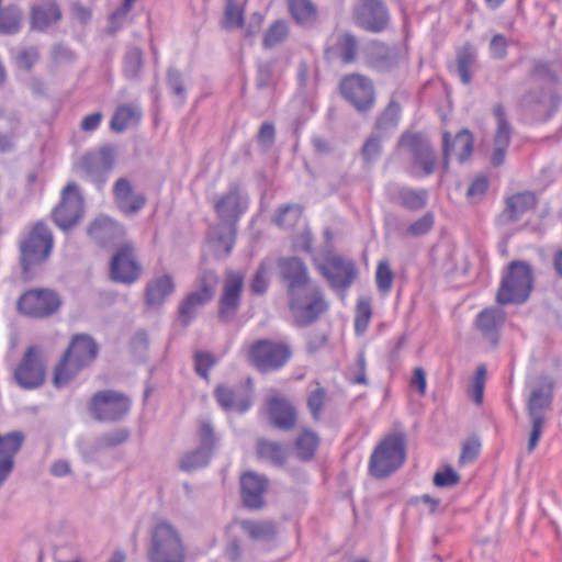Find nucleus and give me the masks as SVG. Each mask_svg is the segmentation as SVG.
I'll use <instances>...</instances> for the list:
<instances>
[{"mask_svg": "<svg viewBox=\"0 0 562 562\" xmlns=\"http://www.w3.org/2000/svg\"><path fill=\"white\" fill-rule=\"evenodd\" d=\"M492 114L496 121V131L493 137V151L491 164L493 167H499L504 164L507 149L510 145L513 127L508 121L505 106L502 103L494 104Z\"/></svg>", "mask_w": 562, "mask_h": 562, "instance_id": "24", "label": "nucleus"}, {"mask_svg": "<svg viewBox=\"0 0 562 562\" xmlns=\"http://www.w3.org/2000/svg\"><path fill=\"white\" fill-rule=\"evenodd\" d=\"M215 212L222 222L236 228L241 215L248 209V199L240 193V184L231 182L226 193L222 194L214 204Z\"/></svg>", "mask_w": 562, "mask_h": 562, "instance_id": "21", "label": "nucleus"}, {"mask_svg": "<svg viewBox=\"0 0 562 562\" xmlns=\"http://www.w3.org/2000/svg\"><path fill=\"white\" fill-rule=\"evenodd\" d=\"M198 436L199 447L186 453L180 461V469L183 471L206 467L213 456L217 438L212 424L207 420L201 422Z\"/></svg>", "mask_w": 562, "mask_h": 562, "instance_id": "19", "label": "nucleus"}, {"mask_svg": "<svg viewBox=\"0 0 562 562\" xmlns=\"http://www.w3.org/2000/svg\"><path fill=\"white\" fill-rule=\"evenodd\" d=\"M46 370L42 350L30 346L14 371L16 384L24 390H34L45 382Z\"/></svg>", "mask_w": 562, "mask_h": 562, "instance_id": "16", "label": "nucleus"}, {"mask_svg": "<svg viewBox=\"0 0 562 562\" xmlns=\"http://www.w3.org/2000/svg\"><path fill=\"white\" fill-rule=\"evenodd\" d=\"M533 270L527 261H512L507 266L497 290V303L499 305L526 303L533 289Z\"/></svg>", "mask_w": 562, "mask_h": 562, "instance_id": "4", "label": "nucleus"}, {"mask_svg": "<svg viewBox=\"0 0 562 562\" xmlns=\"http://www.w3.org/2000/svg\"><path fill=\"white\" fill-rule=\"evenodd\" d=\"M474 138L472 133L463 128L454 137L445 132L442 137V169L447 172L452 155H457L460 164L465 162L473 151Z\"/></svg>", "mask_w": 562, "mask_h": 562, "instance_id": "25", "label": "nucleus"}, {"mask_svg": "<svg viewBox=\"0 0 562 562\" xmlns=\"http://www.w3.org/2000/svg\"><path fill=\"white\" fill-rule=\"evenodd\" d=\"M289 35V27L285 21H274L266 31L262 40V46L265 49H271L277 45L283 43Z\"/></svg>", "mask_w": 562, "mask_h": 562, "instance_id": "51", "label": "nucleus"}, {"mask_svg": "<svg viewBox=\"0 0 562 562\" xmlns=\"http://www.w3.org/2000/svg\"><path fill=\"white\" fill-rule=\"evenodd\" d=\"M214 397L220 407L225 412L237 411L246 413L252 404L251 394L243 389L235 390L220 384L214 390Z\"/></svg>", "mask_w": 562, "mask_h": 562, "instance_id": "32", "label": "nucleus"}, {"mask_svg": "<svg viewBox=\"0 0 562 562\" xmlns=\"http://www.w3.org/2000/svg\"><path fill=\"white\" fill-rule=\"evenodd\" d=\"M490 187V182L487 177L485 176H479L470 183L468 190H467V198L472 203H479L483 200L485 196V193L487 192Z\"/></svg>", "mask_w": 562, "mask_h": 562, "instance_id": "64", "label": "nucleus"}, {"mask_svg": "<svg viewBox=\"0 0 562 562\" xmlns=\"http://www.w3.org/2000/svg\"><path fill=\"white\" fill-rule=\"evenodd\" d=\"M83 215V198L79 187L69 182L61 191V200L53 211L55 224L63 231L74 227Z\"/></svg>", "mask_w": 562, "mask_h": 562, "instance_id": "17", "label": "nucleus"}, {"mask_svg": "<svg viewBox=\"0 0 562 562\" xmlns=\"http://www.w3.org/2000/svg\"><path fill=\"white\" fill-rule=\"evenodd\" d=\"M210 302L211 300L193 291L189 292L178 304L177 321L183 328L189 327Z\"/></svg>", "mask_w": 562, "mask_h": 562, "instance_id": "36", "label": "nucleus"}, {"mask_svg": "<svg viewBox=\"0 0 562 562\" xmlns=\"http://www.w3.org/2000/svg\"><path fill=\"white\" fill-rule=\"evenodd\" d=\"M330 50L340 59L341 64H353L359 54V41L357 36L350 32L340 33Z\"/></svg>", "mask_w": 562, "mask_h": 562, "instance_id": "38", "label": "nucleus"}, {"mask_svg": "<svg viewBox=\"0 0 562 562\" xmlns=\"http://www.w3.org/2000/svg\"><path fill=\"white\" fill-rule=\"evenodd\" d=\"M61 19V10L56 1L47 0L31 8L30 23L35 31L43 32Z\"/></svg>", "mask_w": 562, "mask_h": 562, "instance_id": "35", "label": "nucleus"}, {"mask_svg": "<svg viewBox=\"0 0 562 562\" xmlns=\"http://www.w3.org/2000/svg\"><path fill=\"white\" fill-rule=\"evenodd\" d=\"M131 409V400L114 390H103L93 394L89 402L91 416L103 423L121 420Z\"/></svg>", "mask_w": 562, "mask_h": 562, "instance_id": "10", "label": "nucleus"}, {"mask_svg": "<svg viewBox=\"0 0 562 562\" xmlns=\"http://www.w3.org/2000/svg\"><path fill=\"white\" fill-rule=\"evenodd\" d=\"M352 19L358 27L374 34L384 32L391 21L383 0H357L352 8Z\"/></svg>", "mask_w": 562, "mask_h": 562, "instance_id": "15", "label": "nucleus"}, {"mask_svg": "<svg viewBox=\"0 0 562 562\" xmlns=\"http://www.w3.org/2000/svg\"><path fill=\"white\" fill-rule=\"evenodd\" d=\"M176 282L171 274H162L149 280L145 286V305L149 310H160L175 293Z\"/></svg>", "mask_w": 562, "mask_h": 562, "instance_id": "30", "label": "nucleus"}, {"mask_svg": "<svg viewBox=\"0 0 562 562\" xmlns=\"http://www.w3.org/2000/svg\"><path fill=\"white\" fill-rule=\"evenodd\" d=\"M144 66V55L140 48H130L123 58V75L130 81H138Z\"/></svg>", "mask_w": 562, "mask_h": 562, "instance_id": "46", "label": "nucleus"}, {"mask_svg": "<svg viewBox=\"0 0 562 562\" xmlns=\"http://www.w3.org/2000/svg\"><path fill=\"white\" fill-rule=\"evenodd\" d=\"M20 124V116L15 112H7L0 108V153H9L14 149Z\"/></svg>", "mask_w": 562, "mask_h": 562, "instance_id": "37", "label": "nucleus"}, {"mask_svg": "<svg viewBox=\"0 0 562 562\" xmlns=\"http://www.w3.org/2000/svg\"><path fill=\"white\" fill-rule=\"evenodd\" d=\"M148 557L150 562H184V546L172 525L161 521L155 527Z\"/></svg>", "mask_w": 562, "mask_h": 562, "instance_id": "6", "label": "nucleus"}, {"mask_svg": "<svg viewBox=\"0 0 562 562\" xmlns=\"http://www.w3.org/2000/svg\"><path fill=\"white\" fill-rule=\"evenodd\" d=\"M289 9L293 19L301 25L310 27L317 19V10L311 0H289Z\"/></svg>", "mask_w": 562, "mask_h": 562, "instance_id": "43", "label": "nucleus"}, {"mask_svg": "<svg viewBox=\"0 0 562 562\" xmlns=\"http://www.w3.org/2000/svg\"><path fill=\"white\" fill-rule=\"evenodd\" d=\"M339 91L360 114L369 113L375 104V88L373 81L361 74L353 72L344 76L339 81Z\"/></svg>", "mask_w": 562, "mask_h": 562, "instance_id": "7", "label": "nucleus"}, {"mask_svg": "<svg viewBox=\"0 0 562 562\" xmlns=\"http://www.w3.org/2000/svg\"><path fill=\"white\" fill-rule=\"evenodd\" d=\"M435 224L432 212H426L423 216L413 222L403 233L405 237H420L428 234Z\"/></svg>", "mask_w": 562, "mask_h": 562, "instance_id": "55", "label": "nucleus"}, {"mask_svg": "<svg viewBox=\"0 0 562 562\" xmlns=\"http://www.w3.org/2000/svg\"><path fill=\"white\" fill-rule=\"evenodd\" d=\"M60 305L61 300L55 291L31 289L19 297L16 308L22 315L32 318H45L56 313Z\"/></svg>", "mask_w": 562, "mask_h": 562, "instance_id": "14", "label": "nucleus"}, {"mask_svg": "<svg viewBox=\"0 0 562 562\" xmlns=\"http://www.w3.org/2000/svg\"><path fill=\"white\" fill-rule=\"evenodd\" d=\"M113 196L119 210L126 215L137 214L147 202L146 195L135 192L131 181L126 178H119L115 181Z\"/></svg>", "mask_w": 562, "mask_h": 562, "instance_id": "28", "label": "nucleus"}, {"mask_svg": "<svg viewBox=\"0 0 562 562\" xmlns=\"http://www.w3.org/2000/svg\"><path fill=\"white\" fill-rule=\"evenodd\" d=\"M505 322V312L499 307H487L481 311L475 325L482 335L494 346L498 344V331Z\"/></svg>", "mask_w": 562, "mask_h": 562, "instance_id": "33", "label": "nucleus"}, {"mask_svg": "<svg viewBox=\"0 0 562 562\" xmlns=\"http://www.w3.org/2000/svg\"><path fill=\"white\" fill-rule=\"evenodd\" d=\"M394 274L386 261H380L376 267L375 281L381 293H389L392 289Z\"/></svg>", "mask_w": 562, "mask_h": 562, "instance_id": "63", "label": "nucleus"}, {"mask_svg": "<svg viewBox=\"0 0 562 562\" xmlns=\"http://www.w3.org/2000/svg\"><path fill=\"white\" fill-rule=\"evenodd\" d=\"M397 148L406 155V172L416 179L429 177L438 166L437 151L429 138L420 132L405 131L397 140Z\"/></svg>", "mask_w": 562, "mask_h": 562, "instance_id": "2", "label": "nucleus"}, {"mask_svg": "<svg viewBox=\"0 0 562 562\" xmlns=\"http://www.w3.org/2000/svg\"><path fill=\"white\" fill-rule=\"evenodd\" d=\"M288 302L296 325L301 327H306L318 321L328 308L319 285L288 297Z\"/></svg>", "mask_w": 562, "mask_h": 562, "instance_id": "12", "label": "nucleus"}, {"mask_svg": "<svg viewBox=\"0 0 562 562\" xmlns=\"http://www.w3.org/2000/svg\"><path fill=\"white\" fill-rule=\"evenodd\" d=\"M130 437V431L125 428H119L110 432L102 434L95 439V447L93 452H99L103 449L113 448L125 442Z\"/></svg>", "mask_w": 562, "mask_h": 562, "instance_id": "53", "label": "nucleus"}, {"mask_svg": "<svg viewBox=\"0 0 562 562\" xmlns=\"http://www.w3.org/2000/svg\"><path fill=\"white\" fill-rule=\"evenodd\" d=\"M274 63L258 61L256 74V88L259 90L270 88L274 85Z\"/></svg>", "mask_w": 562, "mask_h": 562, "instance_id": "56", "label": "nucleus"}, {"mask_svg": "<svg viewBox=\"0 0 562 562\" xmlns=\"http://www.w3.org/2000/svg\"><path fill=\"white\" fill-rule=\"evenodd\" d=\"M23 18V10L18 4L0 5V34H18L22 29Z\"/></svg>", "mask_w": 562, "mask_h": 562, "instance_id": "39", "label": "nucleus"}, {"mask_svg": "<svg viewBox=\"0 0 562 562\" xmlns=\"http://www.w3.org/2000/svg\"><path fill=\"white\" fill-rule=\"evenodd\" d=\"M243 529L255 540L270 541L277 535V529L273 522L270 521H243Z\"/></svg>", "mask_w": 562, "mask_h": 562, "instance_id": "50", "label": "nucleus"}, {"mask_svg": "<svg viewBox=\"0 0 562 562\" xmlns=\"http://www.w3.org/2000/svg\"><path fill=\"white\" fill-rule=\"evenodd\" d=\"M326 400V390L318 386L307 396V407L314 422H319Z\"/></svg>", "mask_w": 562, "mask_h": 562, "instance_id": "59", "label": "nucleus"}, {"mask_svg": "<svg viewBox=\"0 0 562 562\" xmlns=\"http://www.w3.org/2000/svg\"><path fill=\"white\" fill-rule=\"evenodd\" d=\"M81 370L82 368L77 367L72 359L61 355V358L54 370V386L57 389L67 386Z\"/></svg>", "mask_w": 562, "mask_h": 562, "instance_id": "44", "label": "nucleus"}, {"mask_svg": "<svg viewBox=\"0 0 562 562\" xmlns=\"http://www.w3.org/2000/svg\"><path fill=\"white\" fill-rule=\"evenodd\" d=\"M538 199L531 191H522L505 199V207L499 213L496 222L501 226L518 222L528 211L536 207Z\"/></svg>", "mask_w": 562, "mask_h": 562, "instance_id": "27", "label": "nucleus"}, {"mask_svg": "<svg viewBox=\"0 0 562 562\" xmlns=\"http://www.w3.org/2000/svg\"><path fill=\"white\" fill-rule=\"evenodd\" d=\"M142 274L143 266L138 260L135 244L132 240L125 241L111 257L109 277L115 283L132 285Z\"/></svg>", "mask_w": 562, "mask_h": 562, "instance_id": "9", "label": "nucleus"}, {"mask_svg": "<svg viewBox=\"0 0 562 562\" xmlns=\"http://www.w3.org/2000/svg\"><path fill=\"white\" fill-rule=\"evenodd\" d=\"M316 268L335 290L348 289L357 276L353 262L337 255L326 256V261Z\"/></svg>", "mask_w": 562, "mask_h": 562, "instance_id": "22", "label": "nucleus"}, {"mask_svg": "<svg viewBox=\"0 0 562 562\" xmlns=\"http://www.w3.org/2000/svg\"><path fill=\"white\" fill-rule=\"evenodd\" d=\"M245 277L241 272L229 271L226 273L222 295L217 304V317L223 323H229L236 316L244 289Z\"/></svg>", "mask_w": 562, "mask_h": 562, "instance_id": "20", "label": "nucleus"}, {"mask_svg": "<svg viewBox=\"0 0 562 562\" xmlns=\"http://www.w3.org/2000/svg\"><path fill=\"white\" fill-rule=\"evenodd\" d=\"M99 346L88 334H77L70 340L63 355L72 359L77 367L85 369L98 357Z\"/></svg>", "mask_w": 562, "mask_h": 562, "instance_id": "29", "label": "nucleus"}, {"mask_svg": "<svg viewBox=\"0 0 562 562\" xmlns=\"http://www.w3.org/2000/svg\"><path fill=\"white\" fill-rule=\"evenodd\" d=\"M277 270L278 278L284 285L288 297L303 293L317 285L313 282L305 261L296 256L278 258Z\"/></svg>", "mask_w": 562, "mask_h": 562, "instance_id": "11", "label": "nucleus"}, {"mask_svg": "<svg viewBox=\"0 0 562 562\" xmlns=\"http://www.w3.org/2000/svg\"><path fill=\"white\" fill-rule=\"evenodd\" d=\"M476 63V52L470 44L457 50V72L463 85L472 82V69Z\"/></svg>", "mask_w": 562, "mask_h": 562, "instance_id": "42", "label": "nucleus"}, {"mask_svg": "<svg viewBox=\"0 0 562 562\" xmlns=\"http://www.w3.org/2000/svg\"><path fill=\"white\" fill-rule=\"evenodd\" d=\"M372 316V308L369 300L359 299L356 306L355 331L357 335H363L369 326Z\"/></svg>", "mask_w": 562, "mask_h": 562, "instance_id": "54", "label": "nucleus"}, {"mask_svg": "<svg viewBox=\"0 0 562 562\" xmlns=\"http://www.w3.org/2000/svg\"><path fill=\"white\" fill-rule=\"evenodd\" d=\"M383 145L380 135H370L362 145L361 158L364 167L370 168L373 166L382 156Z\"/></svg>", "mask_w": 562, "mask_h": 562, "instance_id": "49", "label": "nucleus"}, {"mask_svg": "<svg viewBox=\"0 0 562 562\" xmlns=\"http://www.w3.org/2000/svg\"><path fill=\"white\" fill-rule=\"evenodd\" d=\"M269 423L273 428L290 431L297 420L295 408L284 398L272 396L267 401Z\"/></svg>", "mask_w": 562, "mask_h": 562, "instance_id": "31", "label": "nucleus"}, {"mask_svg": "<svg viewBox=\"0 0 562 562\" xmlns=\"http://www.w3.org/2000/svg\"><path fill=\"white\" fill-rule=\"evenodd\" d=\"M167 85L170 91L179 98L180 104H183L187 98L186 87L181 72L175 67L167 69Z\"/></svg>", "mask_w": 562, "mask_h": 562, "instance_id": "61", "label": "nucleus"}, {"mask_svg": "<svg viewBox=\"0 0 562 562\" xmlns=\"http://www.w3.org/2000/svg\"><path fill=\"white\" fill-rule=\"evenodd\" d=\"M350 381L355 384H368L367 378V360L366 352L363 349L359 350L356 357V361L349 368Z\"/></svg>", "mask_w": 562, "mask_h": 562, "instance_id": "57", "label": "nucleus"}, {"mask_svg": "<svg viewBox=\"0 0 562 562\" xmlns=\"http://www.w3.org/2000/svg\"><path fill=\"white\" fill-rule=\"evenodd\" d=\"M88 235L100 247L106 250L117 249L125 239V228L108 215H99L88 226Z\"/></svg>", "mask_w": 562, "mask_h": 562, "instance_id": "18", "label": "nucleus"}, {"mask_svg": "<svg viewBox=\"0 0 562 562\" xmlns=\"http://www.w3.org/2000/svg\"><path fill=\"white\" fill-rule=\"evenodd\" d=\"M140 119V112L133 105H120L110 122V127L115 133L124 132L133 121Z\"/></svg>", "mask_w": 562, "mask_h": 562, "instance_id": "47", "label": "nucleus"}, {"mask_svg": "<svg viewBox=\"0 0 562 562\" xmlns=\"http://www.w3.org/2000/svg\"><path fill=\"white\" fill-rule=\"evenodd\" d=\"M400 117L401 105L396 100L391 99L385 109L376 117L374 127L382 134L392 132L397 127Z\"/></svg>", "mask_w": 562, "mask_h": 562, "instance_id": "45", "label": "nucleus"}, {"mask_svg": "<svg viewBox=\"0 0 562 562\" xmlns=\"http://www.w3.org/2000/svg\"><path fill=\"white\" fill-rule=\"evenodd\" d=\"M198 289L193 292L213 300L218 284V276L210 269L202 270L196 278Z\"/></svg>", "mask_w": 562, "mask_h": 562, "instance_id": "52", "label": "nucleus"}, {"mask_svg": "<svg viewBox=\"0 0 562 562\" xmlns=\"http://www.w3.org/2000/svg\"><path fill=\"white\" fill-rule=\"evenodd\" d=\"M406 459V437L403 432L385 436L374 448L369 460V474L385 479L396 472Z\"/></svg>", "mask_w": 562, "mask_h": 562, "instance_id": "5", "label": "nucleus"}, {"mask_svg": "<svg viewBox=\"0 0 562 562\" xmlns=\"http://www.w3.org/2000/svg\"><path fill=\"white\" fill-rule=\"evenodd\" d=\"M404 54L398 46H390L380 41H372L364 54L366 65L376 72H390L395 69Z\"/></svg>", "mask_w": 562, "mask_h": 562, "instance_id": "23", "label": "nucleus"}, {"mask_svg": "<svg viewBox=\"0 0 562 562\" xmlns=\"http://www.w3.org/2000/svg\"><path fill=\"white\" fill-rule=\"evenodd\" d=\"M225 27H241L244 25V11L236 0H226L224 10Z\"/></svg>", "mask_w": 562, "mask_h": 562, "instance_id": "60", "label": "nucleus"}, {"mask_svg": "<svg viewBox=\"0 0 562 562\" xmlns=\"http://www.w3.org/2000/svg\"><path fill=\"white\" fill-rule=\"evenodd\" d=\"M193 360L195 373L204 380H209V370L216 364V358L209 351H196Z\"/></svg>", "mask_w": 562, "mask_h": 562, "instance_id": "62", "label": "nucleus"}, {"mask_svg": "<svg viewBox=\"0 0 562 562\" xmlns=\"http://www.w3.org/2000/svg\"><path fill=\"white\" fill-rule=\"evenodd\" d=\"M267 476L254 471L245 472L240 476V496L246 508L261 509L265 505V493L268 490Z\"/></svg>", "mask_w": 562, "mask_h": 562, "instance_id": "26", "label": "nucleus"}, {"mask_svg": "<svg viewBox=\"0 0 562 562\" xmlns=\"http://www.w3.org/2000/svg\"><path fill=\"white\" fill-rule=\"evenodd\" d=\"M114 167V149L106 145L98 151L87 153L76 164V170L81 178L101 188Z\"/></svg>", "mask_w": 562, "mask_h": 562, "instance_id": "13", "label": "nucleus"}, {"mask_svg": "<svg viewBox=\"0 0 562 562\" xmlns=\"http://www.w3.org/2000/svg\"><path fill=\"white\" fill-rule=\"evenodd\" d=\"M291 356L292 350L286 344L269 339L256 340L248 350L250 364L262 373L281 369Z\"/></svg>", "mask_w": 562, "mask_h": 562, "instance_id": "8", "label": "nucleus"}, {"mask_svg": "<svg viewBox=\"0 0 562 562\" xmlns=\"http://www.w3.org/2000/svg\"><path fill=\"white\" fill-rule=\"evenodd\" d=\"M258 458L270 463L282 467L285 464L288 453L284 447L276 441L259 439L256 445Z\"/></svg>", "mask_w": 562, "mask_h": 562, "instance_id": "41", "label": "nucleus"}, {"mask_svg": "<svg viewBox=\"0 0 562 562\" xmlns=\"http://www.w3.org/2000/svg\"><path fill=\"white\" fill-rule=\"evenodd\" d=\"M554 382L549 375H541L531 386L526 402L527 415L531 422V431L527 450L531 453L537 447L546 424V415L552 409Z\"/></svg>", "mask_w": 562, "mask_h": 562, "instance_id": "3", "label": "nucleus"}, {"mask_svg": "<svg viewBox=\"0 0 562 562\" xmlns=\"http://www.w3.org/2000/svg\"><path fill=\"white\" fill-rule=\"evenodd\" d=\"M319 443L321 438L315 431L303 429L294 442L297 459L303 462L313 460Z\"/></svg>", "mask_w": 562, "mask_h": 562, "instance_id": "40", "label": "nucleus"}, {"mask_svg": "<svg viewBox=\"0 0 562 562\" xmlns=\"http://www.w3.org/2000/svg\"><path fill=\"white\" fill-rule=\"evenodd\" d=\"M54 236L43 221L35 222L19 240V266L21 278L30 282L38 273L53 251Z\"/></svg>", "mask_w": 562, "mask_h": 562, "instance_id": "1", "label": "nucleus"}, {"mask_svg": "<svg viewBox=\"0 0 562 562\" xmlns=\"http://www.w3.org/2000/svg\"><path fill=\"white\" fill-rule=\"evenodd\" d=\"M25 436L21 430L0 434V459H10L14 462L15 454L21 450Z\"/></svg>", "mask_w": 562, "mask_h": 562, "instance_id": "48", "label": "nucleus"}, {"mask_svg": "<svg viewBox=\"0 0 562 562\" xmlns=\"http://www.w3.org/2000/svg\"><path fill=\"white\" fill-rule=\"evenodd\" d=\"M40 58L38 48L30 46L20 49L14 56V64L18 68L31 71Z\"/></svg>", "mask_w": 562, "mask_h": 562, "instance_id": "58", "label": "nucleus"}, {"mask_svg": "<svg viewBox=\"0 0 562 562\" xmlns=\"http://www.w3.org/2000/svg\"><path fill=\"white\" fill-rule=\"evenodd\" d=\"M428 198L429 194L426 189L404 186L392 192L390 201L407 211L418 212L427 206Z\"/></svg>", "mask_w": 562, "mask_h": 562, "instance_id": "34", "label": "nucleus"}]
</instances>
